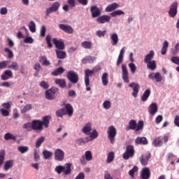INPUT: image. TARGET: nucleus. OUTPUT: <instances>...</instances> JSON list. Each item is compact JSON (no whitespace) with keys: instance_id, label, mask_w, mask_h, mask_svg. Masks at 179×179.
Listing matches in <instances>:
<instances>
[{"instance_id":"nucleus-13","label":"nucleus","mask_w":179,"mask_h":179,"mask_svg":"<svg viewBox=\"0 0 179 179\" xmlns=\"http://www.w3.org/2000/svg\"><path fill=\"white\" fill-rule=\"evenodd\" d=\"M129 87H131L133 89V97H138V93H139V89H141V85H139V84L138 83H131L129 84Z\"/></svg>"},{"instance_id":"nucleus-19","label":"nucleus","mask_w":179,"mask_h":179,"mask_svg":"<svg viewBox=\"0 0 179 179\" xmlns=\"http://www.w3.org/2000/svg\"><path fill=\"white\" fill-rule=\"evenodd\" d=\"M110 40L111 45L115 46L118 44L120 41V38L118 37V34L114 32L110 34Z\"/></svg>"},{"instance_id":"nucleus-28","label":"nucleus","mask_w":179,"mask_h":179,"mask_svg":"<svg viewBox=\"0 0 179 179\" xmlns=\"http://www.w3.org/2000/svg\"><path fill=\"white\" fill-rule=\"evenodd\" d=\"M136 145H148V138L145 137H137L135 140Z\"/></svg>"},{"instance_id":"nucleus-36","label":"nucleus","mask_w":179,"mask_h":179,"mask_svg":"<svg viewBox=\"0 0 179 179\" xmlns=\"http://www.w3.org/2000/svg\"><path fill=\"white\" fill-rule=\"evenodd\" d=\"M55 83H56V85H58L62 89L66 87V81H65L64 79H60V78L56 79L55 80Z\"/></svg>"},{"instance_id":"nucleus-2","label":"nucleus","mask_w":179,"mask_h":179,"mask_svg":"<svg viewBox=\"0 0 179 179\" xmlns=\"http://www.w3.org/2000/svg\"><path fill=\"white\" fill-rule=\"evenodd\" d=\"M93 160V155L92 151L87 150L85 152V155H83L80 159V163L82 166H86L87 162H92Z\"/></svg>"},{"instance_id":"nucleus-41","label":"nucleus","mask_w":179,"mask_h":179,"mask_svg":"<svg viewBox=\"0 0 179 179\" xmlns=\"http://www.w3.org/2000/svg\"><path fill=\"white\" fill-rule=\"evenodd\" d=\"M150 96V90H146L141 96L142 101H148L149 96Z\"/></svg>"},{"instance_id":"nucleus-46","label":"nucleus","mask_w":179,"mask_h":179,"mask_svg":"<svg viewBox=\"0 0 179 179\" xmlns=\"http://www.w3.org/2000/svg\"><path fill=\"white\" fill-rule=\"evenodd\" d=\"M8 69H12L13 71H17L19 69V64H17V62H13L11 64H9L8 66Z\"/></svg>"},{"instance_id":"nucleus-49","label":"nucleus","mask_w":179,"mask_h":179,"mask_svg":"<svg viewBox=\"0 0 179 179\" xmlns=\"http://www.w3.org/2000/svg\"><path fill=\"white\" fill-rule=\"evenodd\" d=\"M44 141H45V137L41 136L40 138H38L36 142V148H40L43 144V143L44 142Z\"/></svg>"},{"instance_id":"nucleus-57","label":"nucleus","mask_w":179,"mask_h":179,"mask_svg":"<svg viewBox=\"0 0 179 179\" xmlns=\"http://www.w3.org/2000/svg\"><path fill=\"white\" fill-rule=\"evenodd\" d=\"M114 160V153L113 152H110L108 155L106 162L111 163Z\"/></svg>"},{"instance_id":"nucleus-45","label":"nucleus","mask_w":179,"mask_h":179,"mask_svg":"<svg viewBox=\"0 0 179 179\" xmlns=\"http://www.w3.org/2000/svg\"><path fill=\"white\" fill-rule=\"evenodd\" d=\"M12 167H13V160H8V161L6 162V163L4 164V170L6 171H8V170H9V169H12Z\"/></svg>"},{"instance_id":"nucleus-60","label":"nucleus","mask_w":179,"mask_h":179,"mask_svg":"<svg viewBox=\"0 0 179 179\" xmlns=\"http://www.w3.org/2000/svg\"><path fill=\"white\" fill-rule=\"evenodd\" d=\"M34 42V40L31 36H27L25 38H24V43L26 44H33Z\"/></svg>"},{"instance_id":"nucleus-14","label":"nucleus","mask_w":179,"mask_h":179,"mask_svg":"<svg viewBox=\"0 0 179 179\" xmlns=\"http://www.w3.org/2000/svg\"><path fill=\"white\" fill-rule=\"evenodd\" d=\"M90 12L92 17L93 18L99 17V16L101 15V10H100V8H99V7H97V6H91Z\"/></svg>"},{"instance_id":"nucleus-33","label":"nucleus","mask_w":179,"mask_h":179,"mask_svg":"<svg viewBox=\"0 0 179 179\" xmlns=\"http://www.w3.org/2000/svg\"><path fill=\"white\" fill-rule=\"evenodd\" d=\"M57 57L59 59H65L66 58V52L60 50H55Z\"/></svg>"},{"instance_id":"nucleus-54","label":"nucleus","mask_w":179,"mask_h":179,"mask_svg":"<svg viewBox=\"0 0 179 179\" xmlns=\"http://www.w3.org/2000/svg\"><path fill=\"white\" fill-rule=\"evenodd\" d=\"M5 52L8 55V58H13L15 57V55L13 54V51L12 50L9 49V48H4Z\"/></svg>"},{"instance_id":"nucleus-59","label":"nucleus","mask_w":179,"mask_h":179,"mask_svg":"<svg viewBox=\"0 0 179 179\" xmlns=\"http://www.w3.org/2000/svg\"><path fill=\"white\" fill-rule=\"evenodd\" d=\"M103 107L105 110H110L111 108V102L110 101H105L103 103Z\"/></svg>"},{"instance_id":"nucleus-40","label":"nucleus","mask_w":179,"mask_h":179,"mask_svg":"<svg viewBox=\"0 0 179 179\" xmlns=\"http://www.w3.org/2000/svg\"><path fill=\"white\" fill-rule=\"evenodd\" d=\"M101 80L103 86H107V85H108V73H103Z\"/></svg>"},{"instance_id":"nucleus-62","label":"nucleus","mask_w":179,"mask_h":179,"mask_svg":"<svg viewBox=\"0 0 179 179\" xmlns=\"http://www.w3.org/2000/svg\"><path fill=\"white\" fill-rule=\"evenodd\" d=\"M9 61H3L0 62V69H6V66L9 65Z\"/></svg>"},{"instance_id":"nucleus-48","label":"nucleus","mask_w":179,"mask_h":179,"mask_svg":"<svg viewBox=\"0 0 179 179\" xmlns=\"http://www.w3.org/2000/svg\"><path fill=\"white\" fill-rule=\"evenodd\" d=\"M90 138V141H93L94 139H96V138L99 136V133L96 129L93 130L92 132H90V134H88Z\"/></svg>"},{"instance_id":"nucleus-16","label":"nucleus","mask_w":179,"mask_h":179,"mask_svg":"<svg viewBox=\"0 0 179 179\" xmlns=\"http://www.w3.org/2000/svg\"><path fill=\"white\" fill-rule=\"evenodd\" d=\"M59 28L60 30L64 31V33H67L68 34H72L73 33V28L70 25L65 24H59Z\"/></svg>"},{"instance_id":"nucleus-47","label":"nucleus","mask_w":179,"mask_h":179,"mask_svg":"<svg viewBox=\"0 0 179 179\" xmlns=\"http://www.w3.org/2000/svg\"><path fill=\"white\" fill-rule=\"evenodd\" d=\"M51 119V116H45L43 118V125L45 127V128H48V124H50V120Z\"/></svg>"},{"instance_id":"nucleus-25","label":"nucleus","mask_w":179,"mask_h":179,"mask_svg":"<svg viewBox=\"0 0 179 179\" xmlns=\"http://www.w3.org/2000/svg\"><path fill=\"white\" fill-rule=\"evenodd\" d=\"M117 8H120V5L117 3H113L106 6L105 10L106 12H114Z\"/></svg>"},{"instance_id":"nucleus-6","label":"nucleus","mask_w":179,"mask_h":179,"mask_svg":"<svg viewBox=\"0 0 179 179\" xmlns=\"http://www.w3.org/2000/svg\"><path fill=\"white\" fill-rule=\"evenodd\" d=\"M95 70H90L89 69H87L85 70V77H84V80H85V85L86 87L90 85V76L92 75H94Z\"/></svg>"},{"instance_id":"nucleus-50","label":"nucleus","mask_w":179,"mask_h":179,"mask_svg":"<svg viewBox=\"0 0 179 179\" xmlns=\"http://www.w3.org/2000/svg\"><path fill=\"white\" fill-rule=\"evenodd\" d=\"M4 139L5 141H10V139H13V141L16 140V136H15L13 134L10 133H6L4 134Z\"/></svg>"},{"instance_id":"nucleus-10","label":"nucleus","mask_w":179,"mask_h":179,"mask_svg":"<svg viewBox=\"0 0 179 179\" xmlns=\"http://www.w3.org/2000/svg\"><path fill=\"white\" fill-rule=\"evenodd\" d=\"M59 6H61V3H59V2L56 1L53 3L50 7L46 8L47 16H48V15H51L52 12H57V10L59 9Z\"/></svg>"},{"instance_id":"nucleus-7","label":"nucleus","mask_w":179,"mask_h":179,"mask_svg":"<svg viewBox=\"0 0 179 179\" xmlns=\"http://www.w3.org/2000/svg\"><path fill=\"white\" fill-rule=\"evenodd\" d=\"M122 78L124 83H129V73L125 64H122Z\"/></svg>"},{"instance_id":"nucleus-18","label":"nucleus","mask_w":179,"mask_h":179,"mask_svg":"<svg viewBox=\"0 0 179 179\" xmlns=\"http://www.w3.org/2000/svg\"><path fill=\"white\" fill-rule=\"evenodd\" d=\"M53 44H55L56 48L57 50H64L65 49V43L62 41V39L57 40V38H53L52 39Z\"/></svg>"},{"instance_id":"nucleus-3","label":"nucleus","mask_w":179,"mask_h":179,"mask_svg":"<svg viewBox=\"0 0 179 179\" xmlns=\"http://www.w3.org/2000/svg\"><path fill=\"white\" fill-rule=\"evenodd\" d=\"M108 138L110 143L113 145L115 141V136H117V129L114 126H110L107 130Z\"/></svg>"},{"instance_id":"nucleus-24","label":"nucleus","mask_w":179,"mask_h":179,"mask_svg":"<svg viewBox=\"0 0 179 179\" xmlns=\"http://www.w3.org/2000/svg\"><path fill=\"white\" fill-rule=\"evenodd\" d=\"M82 132L85 134V135H89L92 132V123H87L82 129Z\"/></svg>"},{"instance_id":"nucleus-53","label":"nucleus","mask_w":179,"mask_h":179,"mask_svg":"<svg viewBox=\"0 0 179 179\" xmlns=\"http://www.w3.org/2000/svg\"><path fill=\"white\" fill-rule=\"evenodd\" d=\"M31 108H32L31 104H27L21 110V113L22 114H25V113H27V111H30V110H31Z\"/></svg>"},{"instance_id":"nucleus-11","label":"nucleus","mask_w":179,"mask_h":179,"mask_svg":"<svg viewBox=\"0 0 179 179\" xmlns=\"http://www.w3.org/2000/svg\"><path fill=\"white\" fill-rule=\"evenodd\" d=\"M149 79L151 80H155L157 83L162 82L163 80V76L160 74L159 72L157 73H151L148 75Z\"/></svg>"},{"instance_id":"nucleus-43","label":"nucleus","mask_w":179,"mask_h":179,"mask_svg":"<svg viewBox=\"0 0 179 179\" xmlns=\"http://www.w3.org/2000/svg\"><path fill=\"white\" fill-rule=\"evenodd\" d=\"M17 150L20 153L24 154L29 152V147L24 145H20L17 147Z\"/></svg>"},{"instance_id":"nucleus-63","label":"nucleus","mask_w":179,"mask_h":179,"mask_svg":"<svg viewBox=\"0 0 179 179\" xmlns=\"http://www.w3.org/2000/svg\"><path fill=\"white\" fill-rule=\"evenodd\" d=\"M64 111H65L64 108H61L59 110L56 111L57 117L62 118L64 117Z\"/></svg>"},{"instance_id":"nucleus-58","label":"nucleus","mask_w":179,"mask_h":179,"mask_svg":"<svg viewBox=\"0 0 179 179\" xmlns=\"http://www.w3.org/2000/svg\"><path fill=\"white\" fill-rule=\"evenodd\" d=\"M5 160V151H0V167L3 164V161Z\"/></svg>"},{"instance_id":"nucleus-29","label":"nucleus","mask_w":179,"mask_h":179,"mask_svg":"<svg viewBox=\"0 0 179 179\" xmlns=\"http://www.w3.org/2000/svg\"><path fill=\"white\" fill-rule=\"evenodd\" d=\"M13 76V73L10 70H6L4 71V73L1 75V80H8L9 78H12Z\"/></svg>"},{"instance_id":"nucleus-61","label":"nucleus","mask_w":179,"mask_h":179,"mask_svg":"<svg viewBox=\"0 0 179 179\" xmlns=\"http://www.w3.org/2000/svg\"><path fill=\"white\" fill-rule=\"evenodd\" d=\"M106 33H107V31H106V30H104V31L97 30L96 31V36L97 37H104V36H106Z\"/></svg>"},{"instance_id":"nucleus-34","label":"nucleus","mask_w":179,"mask_h":179,"mask_svg":"<svg viewBox=\"0 0 179 179\" xmlns=\"http://www.w3.org/2000/svg\"><path fill=\"white\" fill-rule=\"evenodd\" d=\"M64 108L66 109L69 117H72V115H73V107H72V105L66 103L64 106Z\"/></svg>"},{"instance_id":"nucleus-15","label":"nucleus","mask_w":179,"mask_h":179,"mask_svg":"<svg viewBox=\"0 0 179 179\" xmlns=\"http://www.w3.org/2000/svg\"><path fill=\"white\" fill-rule=\"evenodd\" d=\"M110 20H111V17L108 15H103L99 16L96 19V22L99 24H104V23H110Z\"/></svg>"},{"instance_id":"nucleus-21","label":"nucleus","mask_w":179,"mask_h":179,"mask_svg":"<svg viewBox=\"0 0 179 179\" xmlns=\"http://www.w3.org/2000/svg\"><path fill=\"white\" fill-rule=\"evenodd\" d=\"M141 179L150 178V169H149L148 167L143 169L141 173Z\"/></svg>"},{"instance_id":"nucleus-30","label":"nucleus","mask_w":179,"mask_h":179,"mask_svg":"<svg viewBox=\"0 0 179 179\" xmlns=\"http://www.w3.org/2000/svg\"><path fill=\"white\" fill-rule=\"evenodd\" d=\"M152 145L156 148H160V146H163V138L162 137L155 138L152 141Z\"/></svg>"},{"instance_id":"nucleus-5","label":"nucleus","mask_w":179,"mask_h":179,"mask_svg":"<svg viewBox=\"0 0 179 179\" xmlns=\"http://www.w3.org/2000/svg\"><path fill=\"white\" fill-rule=\"evenodd\" d=\"M135 155V150L134 149V145H128L126 148V152L123 154V159L124 160H128L129 157H134Z\"/></svg>"},{"instance_id":"nucleus-56","label":"nucleus","mask_w":179,"mask_h":179,"mask_svg":"<svg viewBox=\"0 0 179 179\" xmlns=\"http://www.w3.org/2000/svg\"><path fill=\"white\" fill-rule=\"evenodd\" d=\"M129 68L131 72V73H135L136 72V65H135V64H134L133 62L129 64Z\"/></svg>"},{"instance_id":"nucleus-38","label":"nucleus","mask_w":179,"mask_h":179,"mask_svg":"<svg viewBox=\"0 0 179 179\" xmlns=\"http://www.w3.org/2000/svg\"><path fill=\"white\" fill-rule=\"evenodd\" d=\"M168 48H169V41H164L162 45V50H161L162 55H166V54H167Z\"/></svg>"},{"instance_id":"nucleus-39","label":"nucleus","mask_w":179,"mask_h":179,"mask_svg":"<svg viewBox=\"0 0 179 179\" xmlns=\"http://www.w3.org/2000/svg\"><path fill=\"white\" fill-rule=\"evenodd\" d=\"M147 64L148 69H150V71H155L156 69V61L152 60L151 62H148V63H145Z\"/></svg>"},{"instance_id":"nucleus-20","label":"nucleus","mask_w":179,"mask_h":179,"mask_svg":"<svg viewBox=\"0 0 179 179\" xmlns=\"http://www.w3.org/2000/svg\"><path fill=\"white\" fill-rule=\"evenodd\" d=\"M149 159H150V154H143L140 157V162L142 166H148V163L149 162Z\"/></svg>"},{"instance_id":"nucleus-64","label":"nucleus","mask_w":179,"mask_h":179,"mask_svg":"<svg viewBox=\"0 0 179 179\" xmlns=\"http://www.w3.org/2000/svg\"><path fill=\"white\" fill-rule=\"evenodd\" d=\"M171 61L173 64H176V65L179 66V57L173 56V57H171Z\"/></svg>"},{"instance_id":"nucleus-51","label":"nucleus","mask_w":179,"mask_h":179,"mask_svg":"<svg viewBox=\"0 0 179 179\" xmlns=\"http://www.w3.org/2000/svg\"><path fill=\"white\" fill-rule=\"evenodd\" d=\"M171 52L173 55H177L179 52V43H177L173 48L171 50Z\"/></svg>"},{"instance_id":"nucleus-32","label":"nucleus","mask_w":179,"mask_h":179,"mask_svg":"<svg viewBox=\"0 0 179 179\" xmlns=\"http://www.w3.org/2000/svg\"><path fill=\"white\" fill-rule=\"evenodd\" d=\"M39 62L45 66H49V65H51V62L48 61L47 56H41L39 57Z\"/></svg>"},{"instance_id":"nucleus-8","label":"nucleus","mask_w":179,"mask_h":179,"mask_svg":"<svg viewBox=\"0 0 179 179\" xmlns=\"http://www.w3.org/2000/svg\"><path fill=\"white\" fill-rule=\"evenodd\" d=\"M178 8V3L177 1L173 2L171 5V6L169 8V10L168 12L170 17H176V16H177Z\"/></svg>"},{"instance_id":"nucleus-12","label":"nucleus","mask_w":179,"mask_h":179,"mask_svg":"<svg viewBox=\"0 0 179 179\" xmlns=\"http://www.w3.org/2000/svg\"><path fill=\"white\" fill-rule=\"evenodd\" d=\"M65 156V152L62 150L58 148L55 151V160L57 162H62Z\"/></svg>"},{"instance_id":"nucleus-52","label":"nucleus","mask_w":179,"mask_h":179,"mask_svg":"<svg viewBox=\"0 0 179 179\" xmlns=\"http://www.w3.org/2000/svg\"><path fill=\"white\" fill-rule=\"evenodd\" d=\"M29 29L31 33H36V23L34 21L29 22Z\"/></svg>"},{"instance_id":"nucleus-4","label":"nucleus","mask_w":179,"mask_h":179,"mask_svg":"<svg viewBox=\"0 0 179 179\" xmlns=\"http://www.w3.org/2000/svg\"><path fill=\"white\" fill-rule=\"evenodd\" d=\"M66 78L73 85H76L79 82V75L73 71H69L66 73Z\"/></svg>"},{"instance_id":"nucleus-31","label":"nucleus","mask_w":179,"mask_h":179,"mask_svg":"<svg viewBox=\"0 0 179 179\" xmlns=\"http://www.w3.org/2000/svg\"><path fill=\"white\" fill-rule=\"evenodd\" d=\"M94 61H96V57L92 56H86L83 59L82 62L83 64H93Z\"/></svg>"},{"instance_id":"nucleus-26","label":"nucleus","mask_w":179,"mask_h":179,"mask_svg":"<svg viewBox=\"0 0 179 179\" xmlns=\"http://www.w3.org/2000/svg\"><path fill=\"white\" fill-rule=\"evenodd\" d=\"M71 166L72 164L71 163L66 164L63 166V173L65 176H69V174H71V173H72V169H71Z\"/></svg>"},{"instance_id":"nucleus-55","label":"nucleus","mask_w":179,"mask_h":179,"mask_svg":"<svg viewBox=\"0 0 179 179\" xmlns=\"http://www.w3.org/2000/svg\"><path fill=\"white\" fill-rule=\"evenodd\" d=\"M34 158L35 162L40 161V151H38V150H34Z\"/></svg>"},{"instance_id":"nucleus-44","label":"nucleus","mask_w":179,"mask_h":179,"mask_svg":"<svg viewBox=\"0 0 179 179\" xmlns=\"http://www.w3.org/2000/svg\"><path fill=\"white\" fill-rule=\"evenodd\" d=\"M121 15H125V13H124V11H122V10H116L110 13V16H112V17L121 16Z\"/></svg>"},{"instance_id":"nucleus-23","label":"nucleus","mask_w":179,"mask_h":179,"mask_svg":"<svg viewBox=\"0 0 179 179\" xmlns=\"http://www.w3.org/2000/svg\"><path fill=\"white\" fill-rule=\"evenodd\" d=\"M157 104L156 103H152L150 105L148 108V111L151 115H155L157 113Z\"/></svg>"},{"instance_id":"nucleus-27","label":"nucleus","mask_w":179,"mask_h":179,"mask_svg":"<svg viewBox=\"0 0 179 179\" xmlns=\"http://www.w3.org/2000/svg\"><path fill=\"white\" fill-rule=\"evenodd\" d=\"M153 57H155V51L150 50L148 54L145 56L144 62L145 64H148V62H151L152 59H153Z\"/></svg>"},{"instance_id":"nucleus-22","label":"nucleus","mask_w":179,"mask_h":179,"mask_svg":"<svg viewBox=\"0 0 179 179\" xmlns=\"http://www.w3.org/2000/svg\"><path fill=\"white\" fill-rule=\"evenodd\" d=\"M125 52V47H123L120 51L119 56L117 57V60L116 62V66H120L121 64H122V61H124V53Z\"/></svg>"},{"instance_id":"nucleus-37","label":"nucleus","mask_w":179,"mask_h":179,"mask_svg":"<svg viewBox=\"0 0 179 179\" xmlns=\"http://www.w3.org/2000/svg\"><path fill=\"white\" fill-rule=\"evenodd\" d=\"M65 72V69L62 67H59L52 72V76H58V75H62Z\"/></svg>"},{"instance_id":"nucleus-35","label":"nucleus","mask_w":179,"mask_h":179,"mask_svg":"<svg viewBox=\"0 0 179 179\" xmlns=\"http://www.w3.org/2000/svg\"><path fill=\"white\" fill-rule=\"evenodd\" d=\"M81 46L85 50H90L93 47V43L92 41H85L81 43Z\"/></svg>"},{"instance_id":"nucleus-42","label":"nucleus","mask_w":179,"mask_h":179,"mask_svg":"<svg viewBox=\"0 0 179 179\" xmlns=\"http://www.w3.org/2000/svg\"><path fill=\"white\" fill-rule=\"evenodd\" d=\"M42 153L43 155V159H45V160H48V159H50V157H52L53 153L51 151L45 150L43 151Z\"/></svg>"},{"instance_id":"nucleus-1","label":"nucleus","mask_w":179,"mask_h":179,"mask_svg":"<svg viewBox=\"0 0 179 179\" xmlns=\"http://www.w3.org/2000/svg\"><path fill=\"white\" fill-rule=\"evenodd\" d=\"M143 120L138 121L136 124V120H131L129 122V126L126 127V131L132 129L133 131H135V132H138V131H141V129H143Z\"/></svg>"},{"instance_id":"nucleus-9","label":"nucleus","mask_w":179,"mask_h":179,"mask_svg":"<svg viewBox=\"0 0 179 179\" xmlns=\"http://www.w3.org/2000/svg\"><path fill=\"white\" fill-rule=\"evenodd\" d=\"M58 92V89L53 87L45 92V98L47 100H55V93Z\"/></svg>"},{"instance_id":"nucleus-17","label":"nucleus","mask_w":179,"mask_h":179,"mask_svg":"<svg viewBox=\"0 0 179 179\" xmlns=\"http://www.w3.org/2000/svg\"><path fill=\"white\" fill-rule=\"evenodd\" d=\"M32 129L34 131H43V122L37 120H33Z\"/></svg>"}]
</instances>
